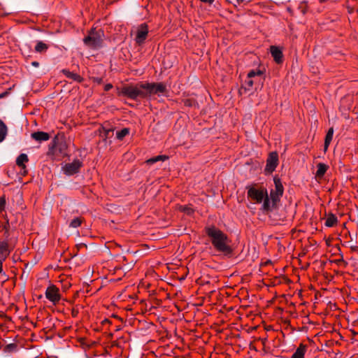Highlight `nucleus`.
<instances>
[{
    "label": "nucleus",
    "instance_id": "obj_8",
    "mask_svg": "<svg viewBox=\"0 0 358 358\" xmlns=\"http://www.w3.org/2000/svg\"><path fill=\"white\" fill-rule=\"evenodd\" d=\"M148 35V27L146 23L141 24L136 29L134 41L138 45H143Z\"/></svg>",
    "mask_w": 358,
    "mask_h": 358
},
{
    "label": "nucleus",
    "instance_id": "obj_32",
    "mask_svg": "<svg viewBox=\"0 0 358 358\" xmlns=\"http://www.w3.org/2000/svg\"><path fill=\"white\" fill-rule=\"evenodd\" d=\"M20 173L22 176H25V175L27 174V167L26 166H25V169H20Z\"/></svg>",
    "mask_w": 358,
    "mask_h": 358
},
{
    "label": "nucleus",
    "instance_id": "obj_6",
    "mask_svg": "<svg viewBox=\"0 0 358 358\" xmlns=\"http://www.w3.org/2000/svg\"><path fill=\"white\" fill-rule=\"evenodd\" d=\"M264 74L263 71L260 69H252L250 71L247 75V78L242 85L241 90H244L245 92L250 91L254 85L256 80L253 79L255 77L262 76Z\"/></svg>",
    "mask_w": 358,
    "mask_h": 358
},
{
    "label": "nucleus",
    "instance_id": "obj_19",
    "mask_svg": "<svg viewBox=\"0 0 358 358\" xmlns=\"http://www.w3.org/2000/svg\"><path fill=\"white\" fill-rule=\"evenodd\" d=\"M8 134V127L6 124L0 119V143L6 137Z\"/></svg>",
    "mask_w": 358,
    "mask_h": 358
},
{
    "label": "nucleus",
    "instance_id": "obj_37",
    "mask_svg": "<svg viewBox=\"0 0 358 358\" xmlns=\"http://www.w3.org/2000/svg\"><path fill=\"white\" fill-rule=\"evenodd\" d=\"M6 242H2V241H0V247L2 246V245H4Z\"/></svg>",
    "mask_w": 358,
    "mask_h": 358
},
{
    "label": "nucleus",
    "instance_id": "obj_7",
    "mask_svg": "<svg viewBox=\"0 0 358 358\" xmlns=\"http://www.w3.org/2000/svg\"><path fill=\"white\" fill-rule=\"evenodd\" d=\"M273 181L275 185V189H271L270 192V197L272 201L273 206L275 205L276 203L280 201V199L284 192V187L280 179L275 176L273 178Z\"/></svg>",
    "mask_w": 358,
    "mask_h": 358
},
{
    "label": "nucleus",
    "instance_id": "obj_17",
    "mask_svg": "<svg viewBox=\"0 0 358 358\" xmlns=\"http://www.w3.org/2000/svg\"><path fill=\"white\" fill-rule=\"evenodd\" d=\"M333 135H334V128L331 127L329 129V130L326 134V136H325L324 145V151H326L328 149V147H329L331 141H332Z\"/></svg>",
    "mask_w": 358,
    "mask_h": 358
},
{
    "label": "nucleus",
    "instance_id": "obj_40",
    "mask_svg": "<svg viewBox=\"0 0 358 358\" xmlns=\"http://www.w3.org/2000/svg\"><path fill=\"white\" fill-rule=\"evenodd\" d=\"M357 12H358V9H357Z\"/></svg>",
    "mask_w": 358,
    "mask_h": 358
},
{
    "label": "nucleus",
    "instance_id": "obj_30",
    "mask_svg": "<svg viewBox=\"0 0 358 358\" xmlns=\"http://www.w3.org/2000/svg\"><path fill=\"white\" fill-rule=\"evenodd\" d=\"M113 88V85L110 83L108 84H106L105 86H104V90L105 91H109L110 89Z\"/></svg>",
    "mask_w": 358,
    "mask_h": 358
},
{
    "label": "nucleus",
    "instance_id": "obj_38",
    "mask_svg": "<svg viewBox=\"0 0 358 358\" xmlns=\"http://www.w3.org/2000/svg\"><path fill=\"white\" fill-rule=\"evenodd\" d=\"M236 1L238 4H240L241 3H242L243 1V0H236Z\"/></svg>",
    "mask_w": 358,
    "mask_h": 358
},
{
    "label": "nucleus",
    "instance_id": "obj_22",
    "mask_svg": "<svg viewBox=\"0 0 358 358\" xmlns=\"http://www.w3.org/2000/svg\"><path fill=\"white\" fill-rule=\"evenodd\" d=\"M327 169L328 166L326 164L323 163H319L317 165V170L316 171V176L318 178L323 177Z\"/></svg>",
    "mask_w": 358,
    "mask_h": 358
},
{
    "label": "nucleus",
    "instance_id": "obj_14",
    "mask_svg": "<svg viewBox=\"0 0 358 358\" xmlns=\"http://www.w3.org/2000/svg\"><path fill=\"white\" fill-rule=\"evenodd\" d=\"M307 346L301 343L290 358H304Z\"/></svg>",
    "mask_w": 358,
    "mask_h": 358
},
{
    "label": "nucleus",
    "instance_id": "obj_2",
    "mask_svg": "<svg viewBox=\"0 0 358 358\" xmlns=\"http://www.w3.org/2000/svg\"><path fill=\"white\" fill-rule=\"evenodd\" d=\"M144 88L143 83L136 85H127L121 89H117V94L127 96L133 100H136L138 98L144 99L145 98Z\"/></svg>",
    "mask_w": 358,
    "mask_h": 358
},
{
    "label": "nucleus",
    "instance_id": "obj_23",
    "mask_svg": "<svg viewBox=\"0 0 358 358\" xmlns=\"http://www.w3.org/2000/svg\"><path fill=\"white\" fill-rule=\"evenodd\" d=\"M167 159H169V157L166 155H158L148 159L146 163L149 165H152L159 161H165Z\"/></svg>",
    "mask_w": 358,
    "mask_h": 358
},
{
    "label": "nucleus",
    "instance_id": "obj_15",
    "mask_svg": "<svg viewBox=\"0 0 358 358\" xmlns=\"http://www.w3.org/2000/svg\"><path fill=\"white\" fill-rule=\"evenodd\" d=\"M62 73L68 78L80 83L83 81V78L78 73L71 72L67 69H63Z\"/></svg>",
    "mask_w": 358,
    "mask_h": 358
},
{
    "label": "nucleus",
    "instance_id": "obj_16",
    "mask_svg": "<svg viewBox=\"0 0 358 358\" xmlns=\"http://www.w3.org/2000/svg\"><path fill=\"white\" fill-rule=\"evenodd\" d=\"M29 161L28 156L24 154H20L16 159V164L22 169H25V163Z\"/></svg>",
    "mask_w": 358,
    "mask_h": 358
},
{
    "label": "nucleus",
    "instance_id": "obj_35",
    "mask_svg": "<svg viewBox=\"0 0 358 358\" xmlns=\"http://www.w3.org/2000/svg\"><path fill=\"white\" fill-rule=\"evenodd\" d=\"M31 65L34 67H38L39 63L38 62L34 61L31 62Z\"/></svg>",
    "mask_w": 358,
    "mask_h": 358
},
{
    "label": "nucleus",
    "instance_id": "obj_21",
    "mask_svg": "<svg viewBox=\"0 0 358 358\" xmlns=\"http://www.w3.org/2000/svg\"><path fill=\"white\" fill-rule=\"evenodd\" d=\"M35 51L38 53L45 52L48 49V45L43 41H37L35 46Z\"/></svg>",
    "mask_w": 358,
    "mask_h": 358
},
{
    "label": "nucleus",
    "instance_id": "obj_13",
    "mask_svg": "<svg viewBox=\"0 0 358 358\" xmlns=\"http://www.w3.org/2000/svg\"><path fill=\"white\" fill-rule=\"evenodd\" d=\"M33 139L36 141H47L50 139V134L45 131H36L31 134Z\"/></svg>",
    "mask_w": 358,
    "mask_h": 358
},
{
    "label": "nucleus",
    "instance_id": "obj_24",
    "mask_svg": "<svg viewBox=\"0 0 358 358\" xmlns=\"http://www.w3.org/2000/svg\"><path fill=\"white\" fill-rule=\"evenodd\" d=\"M129 134V129L123 128L120 131L116 132V137L118 140L121 141L127 135Z\"/></svg>",
    "mask_w": 358,
    "mask_h": 358
},
{
    "label": "nucleus",
    "instance_id": "obj_34",
    "mask_svg": "<svg viewBox=\"0 0 358 358\" xmlns=\"http://www.w3.org/2000/svg\"><path fill=\"white\" fill-rule=\"evenodd\" d=\"M8 94H9V93H8V92H7V91H6V92H3V93H1V94H0V99H2V98L6 97Z\"/></svg>",
    "mask_w": 358,
    "mask_h": 358
},
{
    "label": "nucleus",
    "instance_id": "obj_5",
    "mask_svg": "<svg viewBox=\"0 0 358 358\" xmlns=\"http://www.w3.org/2000/svg\"><path fill=\"white\" fill-rule=\"evenodd\" d=\"M145 98L153 94L161 95L166 92V85L163 83H144Z\"/></svg>",
    "mask_w": 358,
    "mask_h": 358
},
{
    "label": "nucleus",
    "instance_id": "obj_28",
    "mask_svg": "<svg viewBox=\"0 0 358 358\" xmlns=\"http://www.w3.org/2000/svg\"><path fill=\"white\" fill-rule=\"evenodd\" d=\"M6 206V199L4 196L0 197V213L4 210Z\"/></svg>",
    "mask_w": 358,
    "mask_h": 358
},
{
    "label": "nucleus",
    "instance_id": "obj_9",
    "mask_svg": "<svg viewBox=\"0 0 358 358\" xmlns=\"http://www.w3.org/2000/svg\"><path fill=\"white\" fill-rule=\"evenodd\" d=\"M83 166V162L79 159H75L71 163H67L62 167L64 173L66 176H73L78 173Z\"/></svg>",
    "mask_w": 358,
    "mask_h": 358
},
{
    "label": "nucleus",
    "instance_id": "obj_10",
    "mask_svg": "<svg viewBox=\"0 0 358 358\" xmlns=\"http://www.w3.org/2000/svg\"><path fill=\"white\" fill-rule=\"evenodd\" d=\"M278 164V155L276 152H272L266 159V165L264 172L266 174L273 173Z\"/></svg>",
    "mask_w": 358,
    "mask_h": 358
},
{
    "label": "nucleus",
    "instance_id": "obj_26",
    "mask_svg": "<svg viewBox=\"0 0 358 358\" xmlns=\"http://www.w3.org/2000/svg\"><path fill=\"white\" fill-rule=\"evenodd\" d=\"M83 220L80 217L73 218L69 223V227L72 228H77L81 225Z\"/></svg>",
    "mask_w": 358,
    "mask_h": 358
},
{
    "label": "nucleus",
    "instance_id": "obj_39",
    "mask_svg": "<svg viewBox=\"0 0 358 358\" xmlns=\"http://www.w3.org/2000/svg\"><path fill=\"white\" fill-rule=\"evenodd\" d=\"M188 102H189V101H187L186 103H185V105H187Z\"/></svg>",
    "mask_w": 358,
    "mask_h": 358
},
{
    "label": "nucleus",
    "instance_id": "obj_4",
    "mask_svg": "<svg viewBox=\"0 0 358 358\" xmlns=\"http://www.w3.org/2000/svg\"><path fill=\"white\" fill-rule=\"evenodd\" d=\"M104 38L103 29H91L88 35L84 38V44L92 49H99L102 47Z\"/></svg>",
    "mask_w": 358,
    "mask_h": 358
},
{
    "label": "nucleus",
    "instance_id": "obj_29",
    "mask_svg": "<svg viewBox=\"0 0 358 358\" xmlns=\"http://www.w3.org/2000/svg\"><path fill=\"white\" fill-rule=\"evenodd\" d=\"M103 135L102 134H101V136L104 137L105 140L108 137L109 133L113 131L111 129H105L104 128H103Z\"/></svg>",
    "mask_w": 358,
    "mask_h": 358
},
{
    "label": "nucleus",
    "instance_id": "obj_20",
    "mask_svg": "<svg viewBox=\"0 0 358 358\" xmlns=\"http://www.w3.org/2000/svg\"><path fill=\"white\" fill-rule=\"evenodd\" d=\"M338 222L336 216L332 213L329 214L326 219L325 226L328 227H334Z\"/></svg>",
    "mask_w": 358,
    "mask_h": 358
},
{
    "label": "nucleus",
    "instance_id": "obj_36",
    "mask_svg": "<svg viewBox=\"0 0 358 358\" xmlns=\"http://www.w3.org/2000/svg\"><path fill=\"white\" fill-rule=\"evenodd\" d=\"M109 320L108 319H106L103 321V323H109Z\"/></svg>",
    "mask_w": 358,
    "mask_h": 358
},
{
    "label": "nucleus",
    "instance_id": "obj_3",
    "mask_svg": "<svg viewBox=\"0 0 358 358\" xmlns=\"http://www.w3.org/2000/svg\"><path fill=\"white\" fill-rule=\"evenodd\" d=\"M248 196L256 203L263 202L262 208L264 210H271V201L266 189H256L254 187H248Z\"/></svg>",
    "mask_w": 358,
    "mask_h": 358
},
{
    "label": "nucleus",
    "instance_id": "obj_33",
    "mask_svg": "<svg viewBox=\"0 0 358 358\" xmlns=\"http://www.w3.org/2000/svg\"><path fill=\"white\" fill-rule=\"evenodd\" d=\"M199 1L203 3H207L209 4H212L215 1V0H199Z\"/></svg>",
    "mask_w": 358,
    "mask_h": 358
},
{
    "label": "nucleus",
    "instance_id": "obj_27",
    "mask_svg": "<svg viewBox=\"0 0 358 358\" xmlns=\"http://www.w3.org/2000/svg\"><path fill=\"white\" fill-rule=\"evenodd\" d=\"M340 256H341V258L340 259H334L333 261H331V262L333 263H335L338 265H340L341 264H343L345 266H346L348 265V262H346L344 259H343V254H340Z\"/></svg>",
    "mask_w": 358,
    "mask_h": 358
},
{
    "label": "nucleus",
    "instance_id": "obj_25",
    "mask_svg": "<svg viewBox=\"0 0 358 358\" xmlns=\"http://www.w3.org/2000/svg\"><path fill=\"white\" fill-rule=\"evenodd\" d=\"M4 351L8 353L15 352L17 351V345L15 343H10L6 345Z\"/></svg>",
    "mask_w": 358,
    "mask_h": 358
},
{
    "label": "nucleus",
    "instance_id": "obj_18",
    "mask_svg": "<svg viewBox=\"0 0 358 358\" xmlns=\"http://www.w3.org/2000/svg\"><path fill=\"white\" fill-rule=\"evenodd\" d=\"M10 250L8 249V245L6 243L4 245H2L0 247V259H2L3 261H5L8 256L10 255Z\"/></svg>",
    "mask_w": 358,
    "mask_h": 358
},
{
    "label": "nucleus",
    "instance_id": "obj_11",
    "mask_svg": "<svg viewBox=\"0 0 358 358\" xmlns=\"http://www.w3.org/2000/svg\"><path fill=\"white\" fill-rule=\"evenodd\" d=\"M45 297L54 304L58 303L61 299L59 289L55 285L48 287L45 291Z\"/></svg>",
    "mask_w": 358,
    "mask_h": 358
},
{
    "label": "nucleus",
    "instance_id": "obj_12",
    "mask_svg": "<svg viewBox=\"0 0 358 358\" xmlns=\"http://www.w3.org/2000/svg\"><path fill=\"white\" fill-rule=\"evenodd\" d=\"M270 52H271V56L273 57L274 61L277 64H281L282 62L283 55H282V50L279 47H277L275 45L271 46Z\"/></svg>",
    "mask_w": 358,
    "mask_h": 358
},
{
    "label": "nucleus",
    "instance_id": "obj_31",
    "mask_svg": "<svg viewBox=\"0 0 358 358\" xmlns=\"http://www.w3.org/2000/svg\"><path fill=\"white\" fill-rule=\"evenodd\" d=\"M3 262L4 261H3L2 259H0V274L3 273Z\"/></svg>",
    "mask_w": 358,
    "mask_h": 358
},
{
    "label": "nucleus",
    "instance_id": "obj_1",
    "mask_svg": "<svg viewBox=\"0 0 358 358\" xmlns=\"http://www.w3.org/2000/svg\"><path fill=\"white\" fill-rule=\"evenodd\" d=\"M206 233L217 251L226 256L232 255L233 250L229 245L230 241L227 234L215 226L206 227Z\"/></svg>",
    "mask_w": 358,
    "mask_h": 358
}]
</instances>
